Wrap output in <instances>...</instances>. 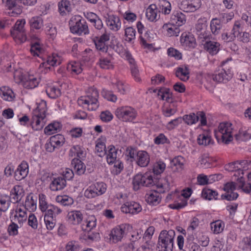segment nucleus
<instances>
[{"label":"nucleus","instance_id":"f257e3e1","mask_svg":"<svg viewBox=\"0 0 251 251\" xmlns=\"http://www.w3.org/2000/svg\"><path fill=\"white\" fill-rule=\"evenodd\" d=\"M133 187L135 191H137L141 186L151 187L155 185L157 189H160L157 192L158 193H163L164 185L162 183H157L156 179H153L150 173H146L143 175L138 174L136 175L132 180Z\"/></svg>","mask_w":251,"mask_h":251},{"label":"nucleus","instance_id":"f03ea898","mask_svg":"<svg viewBox=\"0 0 251 251\" xmlns=\"http://www.w3.org/2000/svg\"><path fill=\"white\" fill-rule=\"evenodd\" d=\"M218 131H215V134L218 142L221 140L223 143L227 145L232 141L233 128L231 123L228 122L221 123L218 126Z\"/></svg>","mask_w":251,"mask_h":251},{"label":"nucleus","instance_id":"7ed1b4c3","mask_svg":"<svg viewBox=\"0 0 251 251\" xmlns=\"http://www.w3.org/2000/svg\"><path fill=\"white\" fill-rule=\"evenodd\" d=\"M175 232L174 230H162L159 236L158 245L164 251H173Z\"/></svg>","mask_w":251,"mask_h":251},{"label":"nucleus","instance_id":"20e7f679","mask_svg":"<svg viewBox=\"0 0 251 251\" xmlns=\"http://www.w3.org/2000/svg\"><path fill=\"white\" fill-rule=\"evenodd\" d=\"M131 226L128 224H123L113 228L109 234V240L113 243L121 241L126 235Z\"/></svg>","mask_w":251,"mask_h":251},{"label":"nucleus","instance_id":"39448f33","mask_svg":"<svg viewBox=\"0 0 251 251\" xmlns=\"http://www.w3.org/2000/svg\"><path fill=\"white\" fill-rule=\"evenodd\" d=\"M115 115L123 121H131L136 117L135 110L130 106H122L119 107L115 111Z\"/></svg>","mask_w":251,"mask_h":251},{"label":"nucleus","instance_id":"423d86ee","mask_svg":"<svg viewBox=\"0 0 251 251\" xmlns=\"http://www.w3.org/2000/svg\"><path fill=\"white\" fill-rule=\"evenodd\" d=\"M99 98V93L97 89H93L91 95H88L84 97H81L78 100L79 101H82V103L88 105V109L91 110H96L99 107L98 104V99Z\"/></svg>","mask_w":251,"mask_h":251},{"label":"nucleus","instance_id":"0eeeda50","mask_svg":"<svg viewBox=\"0 0 251 251\" xmlns=\"http://www.w3.org/2000/svg\"><path fill=\"white\" fill-rule=\"evenodd\" d=\"M201 118V126L206 125V118L205 113L203 111H199L197 114L194 113L189 115H185L183 117L182 120L188 125H192L196 123Z\"/></svg>","mask_w":251,"mask_h":251},{"label":"nucleus","instance_id":"6e6552de","mask_svg":"<svg viewBox=\"0 0 251 251\" xmlns=\"http://www.w3.org/2000/svg\"><path fill=\"white\" fill-rule=\"evenodd\" d=\"M232 77L230 70L227 71L222 68H219L212 75V79L218 82H226L228 81Z\"/></svg>","mask_w":251,"mask_h":251},{"label":"nucleus","instance_id":"1a4fd4ad","mask_svg":"<svg viewBox=\"0 0 251 251\" xmlns=\"http://www.w3.org/2000/svg\"><path fill=\"white\" fill-rule=\"evenodd\" d=\"M19 81L17 82L22 84V85L25 88L32 89L37 87L39 82L37 78L32 75H21L18 76Z\"/></svg>","mask_w":251,"mask_h":251},{"label":"nucleus","instance_id":"9d476101","mask_svg":"<svg viewBox=\"0 0 251 251\" xmlns=\"http://www.w3.org/2000/svg\"><path fill=\"white\" fill-rule=\"evenodd\" d=\"M201 0H182L179 4V8L185 12H193L200 7Z\"/></svg>","mask_w":251,"mask_h":251},{"label":"nucleus","instance_id":"9b49d317","mask_svg":"<svg viewBox=\"0 0 251 251\" xmlns=\"http://www.w3.org/2000/svg\"><path fill=\"white\" fill-rule=\"evenodd\" d=\"M70 30L73 33H75L78 35H81L82 33L86 34L89 33L86 22L83 19H79L78 20L74 25H71L70 26Z\"/></svg>","mask_w":251,"mask_h":251},{"label":"nucleus","instance_id":"f8f14e48","mask_svg":"<svg viewBox=\"0 0 251 251\" xmlns=\"http://www.w3.org/2000/svg\"><path fill=\"white\" fill-rule=\"evenodd\" d=\"M228 166L231 169H234L236 168H238L236 172L239 175H240V174L243 175V171H246L251 168V161L246 160H237L229 163ZM231 171H232L233 170Z\"/></svg>","mask_w":251,"mask_h":251},{"label":"nucleus","instance_id":"ddd939ff","mask_svg":"<svg viewBox=\"0 0 251 251\" xmlns=\"http://www.w3.org/2000/svg\"><path fill=\"white\" fill-rule=\"evenodd\" d=\"M45 112V110H43L40 113L33 116L30 125L34 130H39L43 128L46 123Z\"/></svg>","mask_w":251,"mask_h":251},{"label":"nucleus","instance_id":"4468645a","mask_svg":"<svg viewBox=\"0 0 251 251\" xmlns=\"http://www.w3.org/2000/svg\"><path fill=\"white\" fill-rule=\"evenodd\" d=\"M141 210L139 203L134 201H127L121 207V211L125 213L134 214L139 213Z\"/></svg>","mask_w":251,"mask_h":251},{"label":"nucleus","instance_id":"2eb2a0df","mask_svg":"<svg viewBox=\"0 0 251 251\" xmlns=\"http://www.w3.org/2000/svg\"><path fill=\"white\" fill-rule=\"evenodd\" d=\"M28 172V165L26 162L23 161L15 170L14 177L17 180H21L26 176Z\"/></svg>","mask_w":251,"mask_h":251},{"label":"nucleus","instance_id":"dca6fc26","mask_svg":"<svg viewBox=\"0 0 251 251\" xmlns=\"http://www.w3.org/2000/svg\"><path fill=\"white\" fill-rule=\"evenodd\" d=\"M24 196V191L21 186H15L10 191L11 201L14 203L19 202Z\"/></svg>","mask_w":251,"mask_h":251},{"label":"nucleus","instance_id":"f3484780","mask_svg":"<svg viewBox=\"0 0 251 251\" xmlns=\"http://www.w3.org/2000/svg\"><path fill=\"white\" fill-rule=\"evenodd\" d=\"M135 160L137 164L142 167H145L148 165L150 161V158L148 153L144 151H138Z\"/></svg>","mask_w":251,"mask_h":251},{"label":"nucleus","instance_id":"a211bd4d","mask_svg":"<svg viewBox=\"0 0 251 251\" xmlns=\"http://www.w3.org/2000/svg\"><path fill=\"white\" fill-rule=\"evenodd\" d=\"M30 36L31 40L30 51L33 55L39 56L38 53L41 52L43 50L40 46V39L33 34H31Z\"/></svg>","mask_w":251,"mask_h":251},{"label":"nucleus","instance_id":"6ab92c4d","mask_svg":"<svg viewBox=\"0 0 251 251\" xmlns=\"http://www.w3.org/2000/svg\"><path fill=\"white\" fill-rule=\"evenodd\" d=\"M185 22V15L181 12H176L172 15L170 23L172 26H180L184 25Z\"/></svg>","mask_w":251,"mask_h":251},{"label":"nucleus","instance_id":"aec40b11","mask_svg":"<svg viewBox=\"0 0 251 251\" xmlns=\"http://www.w3.org/2000/svg\"><path fill=\"white\" fill-rule=\"evenodd\" d=\"M105 18L106 25L111 29L117 31L120 28L121 24L118 17L108 15Z\"/></svg>","mask_w":251,"mask_h":251},{"label":"nucleus","instance_id":"412c9836","mask_svg":"<svg viewBox=\"0 0 251 251\" xmlns=\"http://www.w3.org/2000/svg\"><path fill=\"white\" fill-rule=\"evenodd\" d=\"M68 221L73 225L79 224L83 219L82 214L79 211H73L67 215Z\"/></svg>","mask_w":251,"mask_h":251},{"label":"nucleus","instance_id":"4be33fe9","mask_svg":"<svg viewBox=\"0 0 251 251\" xmlns=\"http://www.w3.org/2000/svg\"><path fill=\"white\" fill-rule=\"evenodd\" d=\"M66 185V181L62 177L54 178L50 184V188L52 191L62 190Z\"/></svg>","mask_w":251,"mask_h":251},{"label":"nucleus","instance_id":"5701e85b","mask_svg":"<svg viewBox=\"0 0 251 251\" xmlns=\"http://www.w3.org/2000/svg\"><path fill=\"white\" fill-rule=\"evenodd\" d=\"M58 11L62 16L66 15L67 13L72 11L71 4L68 0H62L58 3Z\"/></svg>","mask_w":251,"mask_h":251},{"label":"nucleus","instance_id":"b1692460","mask_svg":"<svg viewBox=\"0 0 251 251\" xmlns=\"http://www.w3.org/2000/svg\"><path fill=\"white\" fill-rule=\"evenodd\" d=\"M157 7L155 4H151L146 10V15L149 20L153 22L157 20Z\"/></svg>","mask_w":251,"mask_h":251},{"label":"nucleus","instance_id":"393cba45","mask_svg":"<svg viewBox=\"0 0 251 251\" xmlns=\"http://www.w3.org/2000/svg\"><path fill=\"white\" fill-rule=\"evenodd\" d=\"M176 75L181 80L187 81L189 78V71L188 67L185 66L184 69L180 67H178L176 72Z\"/></svg>","mask_w":251,"mask_h":251},{"label":"nucleus","instance_id":"a878e982","mask_svg":"<svg viewBox=\"0 0 251 251\" xmlns=\"http://www.w3.org/2000/svg\"><path fill=\"white\" fill-rule=\"evenodd\" d=\"M180 42L183 46H187L190 48H194L196 46L195 39L193 35H186L181 36Z\"/></svg>","mask_w":251,"mask_h":251},{"label":"nucleus","instance_id":"bb28decb","mask_svg":"<svg viewBox=\"0 0 251 251\" xmlns=\"http://www.w3.org/2000/svg\"><path fill=\"white\" fill-rule=\"evenodd\" d=\"M219 44L217 42L209 41L204 44V49L210 54H216L219 50Z\"/></svg>","mask_w":251,"mask_h":251},{"label":"nucleus","instance_id":"cd10ccee","mask_svg":"<svg viewBox=\"0 0 251 251\" xmlns=\"http://www.w3.org/2000/svg\"><path fill=\"white\" fill-rule=\"evenodd\" d=\"M29 25L31 30L34 29H40L43 26V22L42 18L40 17H34L29 20Z\"/></svg>","mask_w":251,"mask_h":251},{"label":"nucleus","instance_id":"c85d7f7f","mask_svg":"<svg viewBox=\"0 0 251 251\" xmlns=\"http://www.w3.org/2000/svg\"><path fill=\"white\" fill-rule=\"evenodd\" d=\"M25 24V19L18 20L15 24L14 26H13L10 30L11 34H15L18 32L25 30L24 29Z\"/></svg>","mask_w":251,"mask_h":251},{"label":"nucleus","instance_id":"c756f323","mask_svg":"<svg viewBox=\"0 0 251 251\" xmlns=\"http://www.w3.org/2000/svg\"><path fill=\"white\" fill-rule=\"evenodd\" d=\"M146 201L149 204L156 205L159 203L161 198L158 193L155 190L148 195Z\"/></svg>","mask_w":251,"mask_h":251},{"label":"nucleus","instance_id":"7c9ffc66","mask_svg":"<svg viewBox=\"0 0 251 251\" xmlns=\"http://www.w3.org/2000/svg\"><path fill=\"white\" fill-rule=\"evenodd\" d=\"M108 151L106 157L107 161L109 164H113L117 158V151L113 145L108 146Z\"/></svg>","mask_w":251,"mask_h":251},{"label":"nucleus","instance_id":"2f4dec72","mask_svg":"<svg viewBox=\"0 0 251 251\" xmlns=\"http://www.w3.org/2000/svg\"><path fill=\"white\" fill-rule=\"evenodd\" d=\"M60 128V124L59 122H53L50 124L44 129V132L46 134L51 135L57 132Z\"/></svg>","mask_w":251,"mask_h":251},{"label":"nucleus","instance_id":"473e14b6","mask_svg":"<svg viewBox=\"0 0 251 251\" xmlns=\"http://www.w3.org/2000/svg\"><path fill=\"white\" fill-rule=\"evenodd\" d=\"M183 158L181 156H177L175 157L170 162L171 167L174 171H176L178 169H182L183 166Z\"/></svg>","mask_w":251,"mask_h":251},{"label":"nucleus","instance_id":"72a5a7b5","mask_svg":"<svg viewBox=\"0 0 251 251\" xmlns=\"http://www.w3.org/2000/svg\"><path fill=\"white\" fill-rule=\"evenodd\" d=\"M56 201L63 206L71 205L74 202L73 199L67 195L57 196L56 198Z\"/></svg>","mask_w":251,"mask_h":251},{"label":"nucleus","instance_id":"f704fd0d","mask_svg":"<svg viewBox=\"0 0 251 251\" xmlns=\"http://www.w3.org/2000/svg\"><path fill=\"white\" fill-rule=\"evenodd\" d=\"M218 195V193L214 190L209 188H204L202 191L201 196L206 200H211L213 198H215V196Z\"/></svg>","mask_w":251,"mask_h":251},{"label":"nucleus","instance_id":"c9c22d12","mask_svg":"<svg viewBox=\"0 0 251 251\" xmlns=\"http://www.w3.org/2000/svg\"><path fill=\"white\" fill-rule=\"evenodd\" d=\"M12 91L8 87L3 86L0 88V95L5 100H11L12 99Z\"/></svg>","mask_w":251,"mask_h":251},{"label":"nucleus","instance_id":"e433bc0d","mask_svg":"<svg viewBox=\"0 0 251 251\" xmlns=\"http://www.w3.org/2000/svg\"><path fill=\"white\" fill-rule=\"evenodd\" d=\"M50 141L51 146L52 145L60 146L64 144L65 138L62 135L58 134L51 136L50 138Z\"/></svg>","mask_w":251,"mask_h":251},{"label":"nucleus","instance_id":"4c0bfd02","mask_svg":"<svg viewBox=\"0 0 251 251\" xmlns=\"http://www.w3.org/2000/svg\"><path fill=\"white\" fill-rule=\"evenodd\" d=\"M46 92L49 97L52 99H56L61 95L60 90L54 86L48 87Z\"/></svg>","mask_w":251,"mask_h":251},{"label":"nucleus","instance_id":"58836bf2","mask_svg":"<svg viewBox=\"0 0 251 251\" xmlns=\"http://www.w3.org/2000/svg\"><path fill=\"white\" fill-rule=\"evenodd\" d=\"M210 28L212 32L214 35H217L219 33L221 28V24H220L218 20V18H214L211 20L210 22Z\"/></svg>","mask_w":251,"mask_h":251},{"label":"nucleus","instance_id":"ea45409f","mask_svg":"<svg viewBox=\"0 0 251 251\" xmlns=\"http://www.w3.org/2000/svg\"><path fill=\"white\" fill-rule=\"evenodd\" d=\"M96 152L100 157H103L106 154V147L105 144L101 142H98L95 147Z\"/></svg>","mask_w":251,"mask_h":251},{"label":"nucleus","instance_id":"a19ab883","mask_svg":"<svg viewBox=\"0 0 251 251\" xmlns=\"http://www.w3.org/2000/svg\"><path fill=\"white\" fill-rule=\"evenodd\" d=\"M251 134L247 131H239L238 134L235 135V138L237 141H246L251 139Z\"/></svg>","mask_w":251,"mask_h":251},{"label":"nucleus","instance_id":"79ce46f5","mask_svg":"<svg viewBox=\"0 0 251 251\" xmlns=\"http://www.w3.org/2000/svg\"><path fill=\"white\" fill-rule=\"evenodd\" d=\"M93 41L97 50L102 52H106L107 51L108 47L105 46V43L99 39L98 37H95L93 39Z\"/></svg>","mask_w":251,"mask_h":251},{"label":"nucleus","instance_id":"37998d69","mask_svg":"<svg viewBox=\"0 0 251 251\" xmlns=\"http://www.w3.org/2000/svg\"><path fill=\"white\" fill-rule=\"evenodd\" d=\"M211 228L215 233H219L224 229V224L221 221H216L211 223Z\"/></svg>","mask_w":251,"mask_h":251},{"label":"nucleus","instance_id":"c03bdc74","mask_svg":"<svg viewBox=\"0 0 251 251\" xmlns=\"http://www.w3.org/2000/svg\"><path fill=\"white\" fill-rule=\"evenodd\" d=\"M15 41L18 43H22L26 40L27 37L25 30L18 32L16 34H11Z\"/></svg>","mask_w":251,"mask_h":251},{"label":"nucleus","instance_id":"a18cd8bd","mask_svg":"<svg viewBox=\"0 0 251 251\" xmlns=\"http://www.w3.org/2000/svg\"><path fill=\"white\" fill-rule=\"evenodd\" d=\"M165 167L166 165L164 162L159 161L154 165L153 173L154 175H158L163 172Z\"/></svg>","mask_w":251,"mask_h":251},{"label":"nucleus","instance_id":"49530a36","mask_svg":"<svg viewBox=\"0 0 251 251\" xmlns=\"http://www.w3.org/2000/svg\"><path fill=\"white\" fill-rule=\"evenodd\" d=\"M197 141L199 145L207 146L210 144L211 139L210 136L202 134L198 136Z\"/></svg>","mask_w":251,"mask_h":251},{"label":"nucleus","instance_id":"de8ad7c7","mask_svg":"<svg viewBox=\"0 0 251 251\" xmlns=\"http://www.w3.org/2000/svg\"><path fill=\"white\" fill-rule=\"evenodd\" d=\"M46 198V196L43 194L39 195V206L41 210L43 212L50 207V205L48 204Z\"/></svg>","mask_w":251,"mask_h":251},{"label":"nucleus","instance_id":"09e8293b","mask_svg":"<svg viewBox=\"0 0 251 251\" xmlns=\"http://www.w3.org/2000/svg\"><path fill=\"white\" fill-rule=\"evenodd\" d=\"M92 186L99 195H102L106 191V184L102 182H97Z\"/></svg>","mask_w":251,"mask_h":251},{"label":"nucleus","instance_id":"8fccbe9b","mask_svg":"<svg viewBox=\"0 0 251 251\" xmlns=\"http://www.w3.org/2000/svg\"><path fill=\"white\" fill-rule=\"evenodd\" d=\"M135 30L132 27H128L125 29V36L126 37V39L128 42H131L135 38Z\"/></svg>","mask_w":251,"mask_h":251},{"label":"nucleus","instance_id":"3c124183","mask_svg":"<svg viewBox=\"0 0 251 251\" xmlns=\"http://www.w3.org/2000/svg\"><path fill=\"white\" fill-rule=\"evenodd\" d=\"M167 54L170 57H173L177 60L182 58L181 53L174 48H170L167 50Z\"/></svg>","mask_w":251,"mask_h":251},{"label":"nucleus","instance_id":"603ef678","mask_svg":"<svg viewBox=\"0 0 251 251\" xmlns=\"http://www.w3.org/2000/svg\"><path fill=\"white\" fill-rule=\"evenodd\" d=\"M75 170L78 175H82L85 171V166L81 161L77 160V162L74 166Z\"/></svg>","mask_w":251,"mask_h":251},{"label":"nucleus","instance_id":"864d4df0","mask_svg":"<svg viewBox=\"0 0 251 251\" xmlns=\"http://www.w3.org/2000/svg\"><path fill=\"white\" fill-rule=\"evenodd\" d=\"M234 17L233 12H230L228 14L224 13L221 14L220 18L218 19L220 24H226L230 21Z\"/></svg>","mask_w":251,"mask_h":251},{"label":"nucleus","instance_id":"5fc2aeb1","mask_svg":"<svg viewBox=\"0 0 251 251\" xmlns=\"http://www.w3.org/2000/svg\"><path fill=\"white\" fill-rule=\"evenodd\" d=\"M182 121V118L181 117H178L168 123L167 127L169 130L173 129L179 124L181 123Z\"/></svg>","mask_w":251,"mask_h":251},{"label":"nucleus","instance_id":"6e6d98bb","mask_svg":"<svg viewBox=\"0 0 251 251\" xmlns=\"http://www.w3.org/2000/svg\"><path fill=\"white\" fill-rule=\"evenodd\" d=\"M84 196L87 198L91 199L99 196V195L94 190L93 187L91 186L85 191Z\"/></svg>","mask_w":251,"mask_h":251},{"label":"nucleus","instance_id":"4d7b16f0","mask_svg":"<svg viewBox=\"0 0 251 251\" xmlns=\"http://www.w3.org/2000/svg\"><path fill=\"white\" fill-rule=\"evenodd\" d=\"M100 66L102 69H110L113 68V65L109 60L106 58L100 60Z\"/></svg>","mask_w":251,"mask_h":251},{"label":"nucleus","instance_id":"13d9d810","mask_svg":"<svg viewBox=\"0 0 251 251\" xmlns=\"http://www.w3.org/2000/svg\"><path fill=\"white\" fill-rule=\"evenodd\" d=\"M238 197L237 193H235L233 191L230 192L228 193H226L225 195H222L221 198L222 199H226L227 201H233L236 200Z\"/></svg>","mask_w":251,"mask_h":251},{"label":"nucleus","instance_id":"bf43d9fd","mask_svg":"<svg viewBox=\"0 0 251 251\" xmlns=\"http://www.w3.org/2000/svg\"><path fill=\"white\" fill-rule=\"evenodd\" d=\"M154 227L153 226H151L149 227L144 233L143 239L147 242L148 240L151 238V236L154 233Z\"/></svg>","mask_w":251,"mask_h":251},{"label":"nucleus","instance_id":"052dcab7","mask_svg":"<svg viewBox=\"0 0 251 251\" xmlns=\"http://www.w3.org/2000/svg\"><path fill=\"white\" fill-rule=\"evenodd\" d=\"M159 6H160V8H161V6L162 7L161 10L162 13H163L164 14H168L170 13L171 11V4L170 2H169L168 1L164 0L163 1V3L161 5L159 4Z\"/></svg>","mask_w":251,"mask_h":251},{"label":"nucleus","instance_id":"680f3d73","mask_svg":"<svg viewBox=\"0 0 251 251\" xmlns=\"http://www.w3.org/2000/svg\"><path fill=\"white\" fill-rule=\"evenodd\" d=\"M237 185V184L234 182L226 183L224 185V190L226 192V193L234 191L236 189Z\"/></svg>","mask_w":251,"mask_h":251},{"label":"nucleus","instance_id":"e2e57ef3","mask_svg":"<svg viewBox=\"0 0 251 251\" xmlns=\"http://www.w3.org/2000/svg\"><path fill=\"white\" fill-rule=\"evenodd\" d=\"M28 223L29 226L34 229H36L38 226L37 221L36 217L33 214H30L28 217Z\"/></svg>","mask_w":251,"mask_h":251},{"label":"nucleus","instance_id":"0e129e2a","mask_svg":"<svg viewBox=\"0 0 251 251\" xmlns=\"http://www.w3.org/2000/svg\"><path fill=\"white\" fill-rule=\"evenodd\" d=\"M18 226L14 222L9 226L8 231L10 235H16L18 234Z\"/></svg>","mask_w":251,"mask_h":251},{"label":"nucleus","instance_id":"69168bd1","mask_svg":"<svg viewBox=\"0 0 251 251\" xmlns=\"http://www.w3.org/2000/svg\"><path fill=\"white\" fill-rule=\"evenodd\" d=\"M62 175L63 176L62 178L65 179V180L71 179L74 175L73 171L68 168H66L65 171L63 172Z\"/></svg>","mask_w":251,"mask_h":251},{"label":"nucleus","instance_id":"338daca9","mask_svg":"<svg viewBox=\"0 0 251 251\" xmlns=\"http://www.w3.org/2000/svg\"><path fill=\"white\" fill-rule=\"evenodd\" d=\"M186 249L187 251H200V246L193 242L186 243Z\"/></svg>","mask_w":251,"mask_h":251},{"label":"nucleus","instance_id":"774afa93","mask_svg":"<svg viewBox=\"0 0 251 251\" xmlns=\"http://www.w3.org/2000/svg\"><path fill=\"white\" fill-rule=\"evenodd\" d=\"M113 118L112 115L109 111L102 112L100 114V119L102 121L109 122Z\"/></svg>","mask_w":251,"mask_h":251}]
</instances>
